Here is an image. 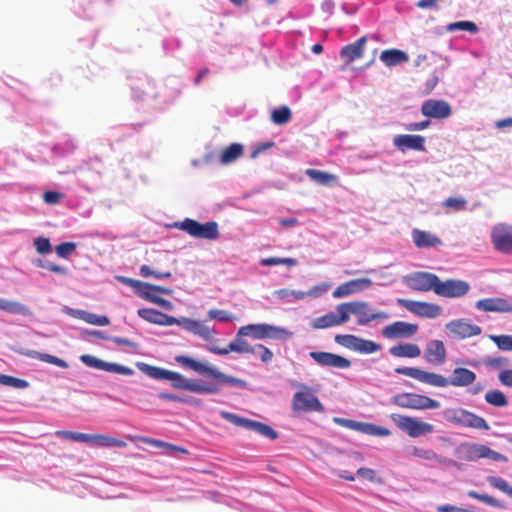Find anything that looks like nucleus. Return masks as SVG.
<instances>
[{
    "label": "nucleus",
    "mask_w": 512,
    "mask_h": 512,
    "mask_svg": "<svg viewBox=\"0 0 512 512\" xmlns=\"http://www.w3.org/2000/svg\"><path fill=\"white\" fill-rule=\"evenodd\" d=\"M389 353L395 357L415 358L420 356L421 350L416 344L398 343L389 349Z\"/></svg>",
    "instance_id": "obj_35"
},
{
    "label": "nucleus",
    "mask_w": 512,
    "mask_h": 512,
    "mask_svg": "<svg viewBox=\"0 0 512 512\" xmlns=\"http://www.w3.org/2000/svg\"><path fill=\"white\" fill-rule=\"evenodd\" d=\"M326 288L314 286L308 292L296 291L287 288L279 289L274 292V296L279 300L286 303H294L296 301L304 299L306 296L317 297L321 293L325 292Z\"/></svg>",
    "instance_id": "obj_25"
},
{
    "label": "nucleus",
    "mask_w": 512,
    "mask_h": 512,
    "mask_svg": "<svg viewBox=\"0 0 512 512\" xmlns=\"http://www.w3.org/2000/svg\"><path fill=\"white\" fill-rule=\"evenodd\" d=\"M397 303L409 312L424 318L434 319L440 316L442 309L439 305L428 302L398 298Z\"/></svg>",
    "instance_id": "obj_13"
},
{
    "label": "nucleus",
    "mask_w": 512,
    "mask_h": 512,
    "mask_svg": "<svg viewBox=\"0 0 512 512\" xmlns=\"http://www.w3.org/2000/svg\"><path fill=\"white\" fill-rule=\"evenodd\" d=\"M34 246L38 253L48 254L52 251L50 240L45 237H38L34 240Z\"/></svg>",
    "instance_id": "obj_60"
},
{
    "label": "nucleus",
    "mask_w": 512,
    "mask_h": 512,
    "mask_svg": "<svg viewBox=\"0 0 512 512\" xmlns=\"http://www.w3.org/2000/svg\"><path fill=\"white\" fill-rule=\"evenodd\" d=\"M172 227L198 239L216 240L220 235L218 223L215 221L200 223L197 220L185 218L183 221L175 222Z\"/></svg>",
    "instance_id": "obj_6"
},
{
    "label": "nucleus",
    "mask_w": 512,
    "mask_h": 512,
    "mask_svg": "<svg viewBox=\"0 0 512 512\" xmlns=\"http://www.w3.org/2000/svg\"><path fill=\"white\" fill-rule=\"evenodd\" d=\"M334 341L337 344L362 355L373 354L382 349L381 344L352 334H337Z\"/></svg>",
    "instance_id": "obj_10"
},
{
    "label": "nucleus",
    "mask_w": 512,
    "mask_h": 512,
    "mask_svg": "<svg viewBox=\"0 0 512 512\" xmlns=\"http://www.w3.org/2000/svg\"><path fill=\"white\" fill-rule=\"evenodd\" d=\"M238 336H247L255 340L287 341L293 336V332L285 327L268 323H257L240 327L238 329Z\"/></svg>",
    "instance_id": "obj_4"
},
{
    "label": "nucleus",
    "mask_w": 512,
    "mask_h": 512,
    "mask_svg": "<svg viewBox=\"0 0 512 512\" xmlns=\"http://www.w3.org/2000/svg\"><path fill=\"white\" fill-rule=\"evenodd\" d=\"M43 362L53 364L61 368H68V363L65 360L48 353H44Z\"/></svg>",
    "instance_id": "obj_63"
},
{
    "label": "nucleus",
    "mask_w": 512,
    "mask_h": 512,
    "mask_svg": "<svg viewBox=\"0 0 512 512\" xmlns=\"http://www.w3.org/2000/svg\"><path fill=\"white\" fill-rule=\"evenodd\" d=\"M158 398L161 400H167L171 402L185 403L190 405L197 404L200 400H197L191 396H179L172 393L161 392L158 394Z\"/></svg>",
    "instance_id": "obj_45"
},
{
    "label": "nucleus",
    "mask_w": 512,
    "mask_h": 512,
    "mask_svg": "<svg viewBox=\"0 0 512 512\" xmlns=\"http://www.w3.org/2000/svg\"><path fill=\"white\" fill-rule=\"evenodd\" d=\"M481 455H482V458L491 459L496 462H508V458L505 455L490 449L488 446H486L484 444H483V452Z\"/></svg>",
    "instance_id": "obj_59"
},
{
    "label": "nucleus",
    "mask_w": 512,
    "mask_h": 512,
    "mask_svg": "<svg viewBox=\"0 0 512 512\" xmlns=\"http://www.w3.org/2000/svg\"><path fill=\"white\" fill-rule=\"evenodd\" d=\"M149 286H151V288H147V289L140 288L138 290L137 296L146 301H149L148 296L149 297H159L158 295L155 294L156 292L164 294V295H170L172 293V290L170 288H166V287H162V286H158V285H154V284H150V283H149Z\"/></svg>",
    "instance_id": "obj_42"
},
{
    "label": "nucleus",
    "mask_w": 512,
    "mask_h": 512,
    "mask_svg": "<svg viewBox=\"0 0 512 512\" xmlns=\"http://www.w3.org/2000/svg\"><path fill=\"white\" fill-rule=\"evenodd\" d=\"M263 363H269L273 359V352L263 344L254 345V353Z\"/></svg>",
    "instance_id": "obj_56"
},
{
    "label": "nucleus",
    "mask_w": 512,
    "mask_h": 512,
    "mask_svg": "<svg viewBox=\"0 0 512 512\" xmlns=\"http://www.w3.org/2000/svg\"><path fill=\"white\" fill-rule=\"evenodd\" d=\"M285 264L288 266H295L297 265V260L294 258H279V257H269V258H263L260 261L261 266H276Z\"/></svg>",
    "instance_id": "obj_50"
},
{
    "label": "nucleus",
    "mask_w": 512,
    "mask_h": 512,
    "mask_svg": "<svg viewBox=\"0 0 512 512\" xmlns=\"http://www.w3.org/2000/svg\"><path fill=\"white\" fill-rule=\"evenodd\" d=\"M75 249L74 242H63L55 247L56 254L61 258H67Z\"/></svg>",
    "instance_id": "obj_58"
},
{
    "label": "nucleus",
    "mask_w": 512,
    "mask_h": 512,
    "mask_svg": "<svg viewBox=\"0 0 512 512\" xmlns=\"http://www.w3.org/2000/svg\"><path fill=\"white\" fill-rule=\"evenodd\" d=\"M483 444L478 443H462L456 448V454L462 460L474 462L482 459Z\"/></svg>",
    "instance_id": "obj_32"
},
{
    "label": "nucleus",
    "mask_w": 512,
    "mask_h": 512,
    "mask_svg": "<svg viewBox=\"0 0 512 512\" xmlns=\"http://www.w3.org/2000/svg\"><path fill=\"white\" fill-rule=\"evenodd\" d=\"M380 60L388 67H393L409 60V56L399 49H387L381 52Z\"/></svg>",
    "instance_id": "obj_34"
},
{
    "label": "nucleus",
    "mask_w": 512,
    "mask_h": 512,
    "mask_svg": "<svg viewBox=\"0 0 512 512\" xmlns=\"http://www.w3.org/2000/svg\"><path fill=\"white\" fill-rule=\"evenodd\" d=\"M404 282L412 290L435 293L439 277L434 273L417 271L408 274Z\"/></svg>",
    "instance_id": "obj_12"
},
{
    "label": "nucleus",
    "mask_w": 512,
    "mask_h": 512,
    "mask_svg": "<svg viewBox=\"0 0 512 512\" xmlns=\"http://www.w3.org/2000/svg\"><path fill=\"white\" fill-rule=\"evenodd\" d=\"M487 481L492 487L499 489L500 491L508 494L512 498V487L508 484V482L505 479L497 476H489L487 478Z\"/></svg>",
    "instance_id": "obj_49"
},
{
    "label": "nucleus",
    "mask_w": 512,
    "mask_h": 512,
    "mask_svg": "<svg viewBox=\"0 0 512 512\" xmlns=\"http://www.w3.org/2000/svg\"><path fill=\"white\" fill-rule=\"evenodd\" d=\"M292 118V113L289 107L282 106L274 109L271 113V120L276 125H284L288 123Z\"/></svg>",
    "instance_id": "obj_43"
},
{
    "label": "nucleus",
    "mask_w": 512,
    "mask_h": 512,
    "mask_svg": "<svg viewBox=\"0 0 512 512\" xmlns=\"http://www.w3.org/2000/svg\"><path fill=\"white\" fill-rule=\"evenodd\" d=\"M415 455L426 460H434L437 461L439 464L453 466L460 469V464L457 461L438 455L432 449H416Z\"/></svg>",
    "instance_id": "obj_37"
},
{
    "label": "nucleus",
    "mask_w": 512,
    "mask_h": 512,
    "mask_svg": "<svg viewBox=\"0 0 512 512\" xmlns=\"http://www.w3.org/2000/svg\"><path fill=\"white\" fill-rule=\"evenodd\" d=\"M356 293L352 280L339 285L332 293L334 298H343Z\"/></svg>",
    "instance_id": "obj_54"
},
{
    "label": "nucleus",
    "mask_w": 512,
    "mask_h": 512,
    "mask_svg": "<svg viewBox=\"0 0 512 512\" xmlns=\"http://www.w3.org/2000/svg\"><path fill=\"white\" fill-rule=\"evenodd\" d=\"M412 239L414 244L421 249L433 248L442 244V240L438 236L419 229H413Z\"/></svg>",
    "instance_id": "obj_31"
},
{
    "label": "nucleus",
    "mask_w": 512,
    "mask_h": 512,
    "mask_svg": "<svg viewBox=\"0 0 512 512\" xmlns=\"http://www.w3.org/2000/svg\"><path fill=\"white\" fill-rule=\"evenodd\" d=\"M244 153V147L240 143H231L222 149L218 156L221 165H229L239 159Z\"/></svg>",
    "instance_id": "obj_33"
},
{
    "label": "nucleus",
    "mask_w": 512,
    "mask_h": 512,
    "mask_svg": "<svg viewBox=\"0 0 512 512\" xmlns=\"http://www.w3.org/2000/svg\"><path fill=\"white\" fill-rule=\"evenodd\" d=\"M56 434L64 439L81 442V443H91V439H92L91 434H86V433H81V432H73V431L64 430V431H58Z\"/></svg>",
    "instance_id": "obj_44"
},
{
    "label": "nucleus",
    "mask_w": 512,
    "mask_h": 512,
    "mask_svg": "<svg viewBox=\"0 0 512 512\" xmlns=\"http://www.w3.org/2000/svg\"><path fill=\"white\" fill-rule=\"evenodd\" d=\"M392 402L401 407L414 410L438 409L440 402L428 396L415 393H402L394 396Z\"/></svg>",
    "instance_id": "obj_11"
},
{
    "label": "nucleus",
    "mask_w": 512,
    "mask_h": 512,
    "mask_svg": "<svg viewBox=\"0 0 512 512\" xmlns=\"http://www.w3.org/2000/svg\"><path fill=\"white\" fill-rule=\"evenodd\" d=\"M346 322H348V317L344 310V305L341 303L336 306L335 312H329L323 316L315 318L312 321L311 326L314 329H326Z\"/></svg>",
    "instance_id": "obj_17"
},
{
    "label": "nucleus",
    "mask_w": 512,
    "mask_h": 512,
    "mask_svg": "<svg viewBox=\"0 0 512 512\" xmlns=\"http://www.w3.org/2000/svg\"><path fill=\"white\" fill-rule=\"evenodd\" d=\"M356 474L359 476V477H362L364 479H367L368 481L370 482H379L377 476H376V472L371 469V468H366V467H360Z\"/></svg>",
    "instance_id": "obj_62"
},
{
    "label": "nucleus",
    "mask_w": 512,
    "mask_h": 512,
    "mask_svg": "<svg viewBox=\"0 0 512 512\" xmlns=\"http://www.w3.org/2000/svg\"><path fill=\"white\" fill-rule=\"evenodd\" d=\"M175 325L182 326L186 331L201 337L204 340H209L212 337V331L209 327L204 325L199 320H194L187 317L178 318Z\"/></svg>",
    "instance_id": "obj_28"
},
{
    "label": "nucleus",
    "mask_w": 512,
    "mask_h": 512,
    "mask_svg": "<svg viewBox=\"0 0 512 512\" xmlns=\"http://www.w3.org/2000/svg\"><path fill=\"white\" fill-rule=\"evenodd\" d=\"M491 239L495 249L501 253L512 254V226L497 224L491 231Z\"/></svg>",
    "instance_id": "obj_15"
},
{
    "label": "nucleus",
    "mask_w": 512,
    "mask_h": 512,
    "mask_svg": "<svg viewBox=\"0 0 512 512\" xmlns=\"http://www.w3.org/2000/svg\"><path fill=\"white\" fill-rule=\"evenodd\" d=\"M343 305L348 321L350 320V316L354 315L357 317V323L361 326H366L373 320H386L389 318L386 312H374L368 302L352 301L345 302Z\"/></svg>",
    "instance_id": "obj_8"
},
{
    "label": "nucleus",
    "mask_w": 512,
    "mask_h": 512,
    "mask_svg": "<svg viewBox=\"0 0 512 512\" xmlns=\"http://www.w3.org/2000/svg\"><path fill=\"white\" fill-rule=\"evenodd\" d=\"M309 356L322 367L348 369L351 366L349 359L331 352L311 351Z\"/></svg>",
    "instance_id": "obj_19"
},
{
    "label": "nucleus",
    "mask_w": 512,
    "mask_h": 512,
    "mask_svg": "<svg viewBox=\"0 0 512 512\" xmlns=\"http://www.w3.org/2000/svg\"><path fill=\"white\" fill-rule=\"evenodd\" d=\"M220 416L224 420L238 427H242L247 430L253 431L267 439L276 440L279 437L278 432L265 423L248 419L227 411H221Z\"/></svg>",
    "instance_id": "obj_7"
},
{
    "label": "nucleus",
    "mask_w": 512,
    "mask_h": 512,
    "mask_svg": "<svg viewBox=\"0 0 512 512\" xmlns=\"http://www.w3.org/2000/svg\"><path fill=\"white\" fill-rule=\"evenodd\" d=\"M498 378L504 386L512 387V369L501 371Z\"/></svg>",
    "instance_id": "obj_64"
},
{
    "label": "nucleus",
    "mask_w": 512,
    "mask_h": 512,
    "mask_svg": "<svg viewBox=\"0 0 512 512\" xmlns=\"http://www.w3.org/2000/svg\"><path fill=\"white\" fill-rule=\"evenodd\" d=\"M80 361L88 367L103 370L106 372L117 373V374L128 375V376L134 374V370L127 366H124V365L118 364V363L106 362L104 360H101V359H99L95 356L89 355V354L81 355Z\"/></svg>",
    "instance_id": "obj_16"
},
{
    "label": "nucleus",
    "mask_w": 512,
    "mask_h": 512,
    "mask_svg": "<svg viewBox=\"0 0 512 512\" xmlns=\"http://www.w3.org/2000/svg\"><path fill=\"white\" fill-rule=\"evenodd\" d=\"M476 309L484 312H510L512 305L502 298L481 299L475 304Z\"/></svg>",
    "instance_id": "obj_30"
},
{
    "label": "nucleus",
    "mask_w": 512,
    "mask_h": 512,
    "mask_svg": "<svg viewBox=\"0 0 512 512\" xmlns=\"http://www.w3.org/2000/svg\"><path fill=\"white\" fill-rule=\"evenodd\" d=\"M445 327L453 337L458 339L477 336L482 332L480 326L470 323L467 319L452 320Z\"/></svg>",
    "instance_id": "obj_18"
},
{
    "label": "nucleus",
    "mask_w": 512,
    "mask_h": 512,
    "mask_svg": "<svg viewBox=\"0 0 512 512\" xmlns=\"http://www.w3.org/2000/svg\"><path fill=\"white\" fill-rule=\"evenodd\" d=\"M485 401L494 407H505L508 405V400L505 394L500 390H489L485 394Z\"/></svg>",
    "instance_id": "obj_41"
},
{
    "label": "nucleus",
    "mask_w": 512,
    "mask_h": 512,
    "mask_svg": "<svg viewBox=\"0 0 512 512\" xmlns=\"http://www.w3.org/2000/svg\"><path fill=\"white\" fill-rule=\"evenodd\" d=\"M136 366L141 372L152 379L171 381V386L175 389L201 395H214L222 391L219 383L207 382L201 379H188L178 372L152 366L144 362H137Z\"/></svg>",
    "instance_id": "obj_1"
},
{
    "label": "nucleus",
    "mask_w": 512,
    "mask_h": 512,
    "mask_svg": "<svg viewBox=\"0 0 512 512\" xmlns=\"http://www.w3.org/2000/svg\"><path fill=\"white\" fill-rule=\"evenodd\" d=\"M334 422L339 424L342 427L348 428L350 430L359 431L360 421H355L347 418H334Z\"/></svg>",
    "instance_id": "obj_61"
},
{
    "label": "nucleus",
    "mask_w": 512,
    "mask_h": 512,
    "mask_svg": "<svg viewBox=\"0 0 512 512\" xmlns=\"http://www.w3.org/2000/svg\"><path fill=\"white\" fill-rule=\"evenodd\" d=\"M306 174L311 180L320 185H329L337 181V177L331 173L316 169H307Z\"/></svg>",
    "instance_id": "obj_39"
},
{
    "label": "nucleus",
    "mask_w": 512,
    "mask_h": 512,
    "mask_svg": "<svg viewBox=\"0 0 512 512\" xmlns=\"http://www.w3.org/2000/svg\"><path fill=\"white\" fill-rule=\"evenodd\" d=\"M137 314L143 320L161 326H171L178 322V318L153 308H141L137 311Z\"/></svg>",
    "instance_id": "obj_26"
},
{
    "label": "nucleus",
    "mask_w": 512,
    "mask_h": 512,
    "mask_svg": "<svg viewBox=\"0 0 512 512\" xmlns=\"http://www.w3.org/2000/svg\"><path fill=\"white\" fill-rule=\"evenodd\" d=\"M490 339L500 350L512 351V335H490Z\"/></svg>",
    "instance_id": "obj_51"
},
{
    "label": "nucleus",
    "mask_w": 512,
    "mask_h": 512,
    "mask_svg": "<svg viewBox=\"0 0 512 512\" xmlns=\"http://www.w3.org/2000/svg\"><path fill=\"white\" fill-rule=\"evenodd\" d=\"M74 312V316L79 319L85 321L88 324L97 325V326H106L110 324V320L105 315H97L85 310H72Z\"/></svg>",
    "instance_id": "obj_38"
},
{
    "label": "nucleus",
    "mask_w": 512,
    "mask_h": 512,
    "mask_svg": "<svg viewBox=\"0 0 512 512\" xmlns=\"http://www.w3.org/2000/svg\"><path fill=\"white\" fill-rule=\"evenodd\" d=\"M444 419L454 425L477 430H489L490 425L481 416L464 408H448L443 411Z\"/></svg>",
    "instance_id": "obj_5"
},
{
    "label": "nucleus",
    "mask_w": 512,
    "mask_h": 512,
    "mask_svg": "<svg viewBox=\"0 0 512 512\" xmlns=\"http://www.w3.org/2000/svg\"><path fill=\"white\" fill-rule=\"evenodd\" d=\"M116 280L128 287L133 288L136 295L140 288H144V289L151 288V286H149V283H147V282H143V281L129 278L126 276H116Z\"/></svg>",
    "instance_id": "obj_48"
},
{
    "label": "nucleus",
    "mask_w": 512,
    "mask_h": 512,
    "mask_svg": "<svg viewBox=\"0 0 512 512\" xmlns=\"http://www.w3.org/2000/svg\"><path fill=\"white\" fill-rule=\"evenodd\" d=\"M421 113L428 118L444 119L451 115L450 104L441 99H428L421 105Z\"/></svg>",
    "instance_id": "obj_20"
},
{
    "label": "nucleus",
    "mask_w": 512,
    "mask_h": 512,
    "mask_svg": "<svg viewBox=\"0 0 512 512\" xmlns=\"http://www.w3.org/2000/svg\"><path fill=\"white\" fill-rule=\"evenodd\" d=\"M370 436L387 437L391 435V431L385 427L378 426L373 423L361 422L359 431Z\"/></svg>",
    "instance_id": "obj_40"
},
{
    "label": "nucleus",
    "mask_w": 512,
    "mask_h": 512,
    "mask_svg": "<svg viewBox=\"0 0 512 512\" xmlns=\"http://www.w3.org/2000/svg\"><path fill=\"white\" fill-rule=\"evenodd\" d=\"M244 336H238L236 334V338L229 343L226 348H220L214 345L206 346V349L214 353L216 355L225 356L229 354V352H237V353H254V346L250 345L247 341L243 339Z\"/></svg>",
    "instance_id": "obj_23"
},
{
    "label": "nucleus",
    "mask_w": 512,
    "mask_h": 512,
    "mask_svg": "<svg viewBox=\"0 0 512 512\" xmlns=\"http://www.w3.org/2000/svg\"><path fill=\"white\" fill-rule=\"evenodd\" d=\"M175 361L185 368H189L198 374L213 379V383H219L220 387L228 386L237 389H246L248 383L240 378L221 372L217 367L208 363H201L186 355H177Z\"/></svg>",
    "instance_id": "obj_3"
},
{
    "label": "nucleus",
    "mask_w": 512,
    "mask_h": 512,
    "mask_svg": "<svg viewBox=\"0 0 512 512\" xmlns=\"http://www.w3.org/2000/svg\"><path fill=\"white\" fill-rule=\"evenodd\" d=\"M0 310L22 316H31L32 312L28 306L17 301L0 298Z\"/></svg>",
    "instance_id": "obj_36"
},
{
    "label": "nucleus",
    "mask_w": 512,
    "mask_h": 512,
    "mask_svg": "<svg viewBox=\"0 0 512 512\" xmlns=\"http://www.w3.org/2000/svg\"><path fill=\"white\" fill-rule=\"evenodd\" d=\"M484 364L487 367L498 369L501 367H507L510 365L509 360L506 357H487L484 359Z\"/></svg>",
    "instance_id": "obj_57"
},
{
    "label": "nucleus",
    "mask_w": 512,
    "mask_h": 512,
    "mask_svg": "<svg viewBox=\"0 0 512 512\" xmlns=\"http://www.w3.org/2000/svg\"><path fill=\"white\" fill-rule=\"evenodd\" d=\"M395 373L409 376L435 387H447L449 385L465 387L472 384L476 379V374L473 371L462 367L455 368L450 378L415 367H398L395 369Z\"/></svg>",
    "instance_id": "obj_2"
},
{
    "label": "nucleus",
    "mask_w": 512,
    "mask_h": 512,
    "mask_svg": "<svg viewBox=\"0 0 512 512\" xmlns=\"http://www.w3.org/2000/svg\"><path fill=\"white\" fill-rule=\"evenodd\" d=\"M1 384L16 389H25L29 386L28 381L5 374L2 377Z\"/></svg>",
    "instance_id": "obj_53"
},
{
    "label": "nucleus",
    "mask_w": 512,
    "mask_h": 512,
    "mask_svg": "<svg viewBox=\"0 0 512 512\" xmlns=\"http://www.w3.org/2000/svg\"><path fill=\"white\" fill-rule=\"evenodd\" d=\"M425 359L432 364H443L446 360V349L443 341L430 340L426 344Z\"/></svg>",
    "instance_id": "obj_29"
},
{
    "label": "nucleus",
    "mask_w": 512,
    "mask_h": 512,
    "mask_svg": "<svg viewBox=\"0 0 512 512\" xmlns=\"http://www.w3.org/2000/svg\"><path fill=\"white\" fill-rule=\"evenodd\" d=\"M391 420L403 432L412 438L426 436L434 431V426L417 418L397 413L391 414Z\"/></svg>",
    "instance_id": "obj_9"
},
{
    "label": "nucleus",
    "mask_w": 512,
    "mask_h": 512,
    "mask_svg": "<svg viewBox=\"0 0 512 512\" xmlns=\"http://www.w3.org/2000/svg\"><path fill=\"white\" fill-rule=\"evenodd\" d=\"M447 30L449 32H453L456 30H463V31H468L472 34H475L478 32V27L474 22H471V21H457V22L449 24L447 26Z\"/></svg>",
    "instance_id": "obj_47"
},
{
    "label": "nucleus",
    "mask_w": 512,
    "mask_h": 512,
    "mask_svg": "<svg viewBox=\"0 0 512 512\" xmlns=\"http://www.w3.org/2000/svg\"><path fill=\"white\" fill-rule=\"evenodd\" d=\"M394 146L401 152L407 150L424 151L425 138L421 135L400 134L393 138Z\"/></svg>",
    "instance_id": "obj_24"
},
{
    "label": "nucleus",
    "mask_w": 512,
    "mask_h": 512,
    "mask_svg": "<svg viewBox=\"0 0 512 512\" xmlns=\"http://www.w3.org/2000/svg\"><path fill=\"white\" fill-rule=\"evenodd\" d=\"M208 317L210 319H215L220 322H229L235 319V316L231 313H229L226 310L221 309H211L208 311Z\"/></svg>",
    "instance_id": "obj_55"
},
{
    "label": "nucleus",
    "mask_w": 512,
    "mask_h": 512,
    "mask_svg": "<svg viewBox=\"0 0 512 512\" xmlns=\"http://www.w3.org/2000/svg\"><path fill=\"white\" fill-rule=\"evenodd\" d=\"M470 290V284L460 279H447L437 283L435 294L445 298H460Z\"/></svg>",
    "instance_id": "obj_14"
},
{
    "label": "nucleus",
    "mask_w": 512,
    "mask_h": 512,
    "mask_svg": "<svg viewBox=\"0 0 512 512\" xmlns=\"http://www.w3.org/2000/svg\"><path fill=\"white\" fill-rule=\"evenodd\" d=\"M293 409L304 412H322L324 406L314 394L299 391L293 396Z\"/></svg>",
    "instance_id": "obj_22"
},
{
    "label": "nucleus",
    "mask_w": 512,
    "mask_h": 512,
    "mask_svg": "<svg viewBox=\"0 0 512 512\" xmlns=\"http://www.w3.org/2000/svg\"><path fill=\"white\" fill-rule=\"evenodd\" d=\"M468 496L470 498L477 499V500H479L487 505H490L492 507H496V508L502 507V504L499 500H497L494 497L489 496L487 494H480L476 491L471 490L468 492Z\"/></svg>",
    "instance_id": "obj_52"
},
{
    "label": "nucleus",
    "mask_w": 512,
    "mask_h": 512,
    "mask_svg": "<svg viewBox=\"0 0 512 512\" xmlns=\"http://www.w3.org/2000/svg\"><path fill=\"white\" fill-rule=\"evenodd\" d=\"M366 42L367 36H362L355 42L342 47L340 50V57L345 61L346 64L362 58L364 55Z\"/></svg>",
    "instance_id": "obj_27"
},
{
    "label": "nucleus",
    "mask_w": 512,
    "mask_h": 512,
    "mask_svg": "<svg viewBox=\"0 0 512 512\" xmlns=\"http://www.w3.org/2000/svg\"><path fill=\"white\" fill-rule=\"evenodd\" d=\"M419 329L417 324L404 321H396L382 329L383 337L387 339L410 338L414 336Z\"/></svg>",
    "instance_id": "obj_21"
},
{
    "label": "nucleus",
    "mask_w": 512,
    "mask_h": 512,
    "mask_svg": "<svg viewBox=\"0 0 512 512\" xmlns=\"http://www.w3.org/2000/svg\"><path fill=\"white\" fill-rule=\"evenodd\" d=\"M91 443L102 447L121 446L124 444L122 441L105 435H92Z\"/></svg>",
    "instance_id": "obj_46"
}]
</instances>
